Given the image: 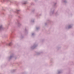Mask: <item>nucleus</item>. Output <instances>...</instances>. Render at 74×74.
<instances>
[{"label":"nucleus","instance_id":"f257e3e1","mask_svg":"<svg viewBox=\"0 0 74 74\" xmlns=\"http://www.w3.org/2000/svg\"><path fill=\"white\" fill-rule=\"evenodd\" d=\"M17 23H16L18 27H19V26H21V24H20V23H19V20H17Z\"/></svg>","mask_w":74,"mask_h":74},{"label":"nucleus","instance_id":"f03ea898","mask_svg":"<svg viewBox=\"0 0 74 74\" xmlns=\"http://www.w3.org/2000/svg\"><path fill=\"white\" fill-rule=\"evenodd\" d=\"M37 46V45H36V44H34V46L31 47V48L32 49H34L35 48H36Z\"/></svg>","mask_w":74,"mask_h":74},{"label":"nucleus","instance_id":"7ed1b4c3","mask_svg":"<svg viewBox=\"0 0 74 74\" xmlns=\"http://www.w3.org/2000/svg\"><path fill=\"white\" fill-rule=\"evenodd\" d=\"M4 29V27H3V25H0V32L3 30Z\"/></svg>","mask_w":74,"mask_h":74},{"label":"nucleus","instance_id":"20e7f679","mask_svg":"<svg viewBox=\"0 0 74 74\" xmlns=\"http://www.w3.org/2000/svg\"><path fill=\"white\" fill-rule=\"evenodd\" d=\"M27 3V1H22V4H26Z\"/></svg>","mask_w":74,"mask_h":74},{"label":"nucleus","instance_id":"39448f33","mask_svg":"<svg viewBox=\"0 0 74 74\" xmlns=\"http://www.w3.org/2000/svg\"><path fill=\"white\" fill-rule=\"evenodd\" d=\"M14 54L11 55L10 57L9 58V60H11V59H12V58H14Z\"/></svg>","mask_w":74,"mask_h":74},{"label":"nucleus","instance_id":"423d86ee","mask_svg":"<svg viewBox=\"0 0 74 74\" xmlns=\"http://www.w3.org/2000/svg\"><path fill=\"white\" fill-rule=\"evenodd\" d=\"M12 45V42H11L9 43H7L6 44V45H7L8 46H11Z\"/></svg>","mask_w":74,"mask_h":74},{"label":"nucleus","instance_id":"0eeeda50","mask_svg":"<svg viewBox=\"0 0 74 74\" xmlns=\"http://www.w3.org/2000/svg\"><path fill=\"white\" fill-rule=\"evenodd\" d=\"M10 0H1V1L2 3H3V2H4V1H8Z\"/></svg>","mask_w":74,"mask_h":74},{"label":"nucleus","instance_id":"6e6552de","mask_svg":"<svg viewBox=\"0 0 74 74\" xmlns=\"http://www.w3.org/2000/svg\"><path fill=\"white\" fill-rule=\"evenodd\" d=\"M72 28V25H69L68 27V29H71Z\"/></svg>","mask_w":74,"mask_h":74},{"label":"nucleus","instance_id":"1a4fd4ad","mask_svg":"<svg viewBox=\"0 0 74 74\" xmlns=\"http://www.w3.org/2000/svg\"><path fill=\"white\" fill-rule=\"evenodd\" d=\"M20 11V10H17L16 12V13L17 14H19V12Z\"/></svg>","mask_w":74,"mask_h":74},{"label":"nucleus","instance_id":"9d476101","mask_svg":"<svg viewBox=\"0 0 74 74\" xmlns=\"http://www.w3.org/2000/svg\"><path fill=\"white\" fill-rule=\"evenodd\" d=\"M56 3H54L53 5V6L55 7H56Z\"/></svg>","mask_w":74,"mask_h":74},{"label":"nucleus","instance_id":"9b49d317","mask_svg":"<svg viewBox=\"0 0 74 74\" xmlns=\"http://www.w3.org/2000/svg\"><path fill=\"white\" fill-rule=\"evenodd\" d=\"M25 33H27V29H26V28L25 29Z\"/></svg>","mask_w":74,"mask_h":74},{"label":"nucleus","instance_id":"f8f14e48","mask_svg":"<svg viewBox=\"0 0 74 74\" xmlns=\"http://www.w3.org/2000/svg\"><path fill=\"white\" fill-rule=\"evenodd\" d=\"M62 73V71H59L58 72V74H60Z\"/></svg>","mask_w":74,"mask_h":74},{"label":"nucleus","instance_id":"ddd939ff","mask_svg":"<svg viewBox=\"0 0 74 74\" xmlns=\"http://www.w3.org/2000/svg\"><path fill=\"white\" fill-rule=\"evenodd\" d=\"M40 27H36V30H38L39 29H40Z\"/></svg>","mask_w":74,"mask_h":74},{"label":"nucleus","instance_id":"4468645a","mask_svg":"<svg viewBox=\"0 0 74 74\" xmlns=\"http://www.w3.org/2000/svg\"><path fill=\"white\" fill-rule=\"evenodd\" d=\"M34 20H31V22H32V23H34Z\"/></svg>","mask_w":74,"mask_h":74},{"label":"nucleus","instance_id":"2eb2a0df","mask_svg":"<svg viewBox=\"0 0 74 74\" xmlns=\"http://www.w3.org/2000/svg\"><path fill=\"white\" fill-rule=\"evenodd\" d=\"M63 1H64V3H67V1L66 0Z\"/></svg>","mask_w":74,"mask_h":74},{"label":"nucleus","instance_id":"dca6fc26","mask_svg":"<svg viewBox=\"0 0 74 74\" xmlns=\"http://www.w3.org/2000/svg\"><path fill=\"white\" fill-rule=\"evenodd\" d=\"M15 70H13V71H12V73H14V72H15Z\"/></svg>","mask_w":74,"mask_h":74},{"label":"nucleus","instance_id":"f3484780","mask_svg":"<svg viewBox=\"0 0 74 74\" xmlns=\"http://www.w3.org/2000/svg\"><path fill=\"white\" fill-rule=\"evenodd\" d=\"M9 25H10V23H9L8 25L7 26V27H8V26H9Z\"/></svg>","mask_w":74,"mask_h":74},{"label":"nucleus","instance_id":"a211bd4d","mask_svg":"<svg viewBox=\"0 0 74 74\" xmlns=\"http://www.w3.org/2000/svg\"><path fill=\"white\" fill-rule=\"evenodd\" d=\"M40 53H37V55H40Z\"/></svg>","mask_w":74,"mask_h":74},{"label":"nucleus","instance_id":"6ab92c4d","mask_svg":"<svg viewBox=\"0 0 74 74\" xmlns=\"http://www.w3.org/2000/svg\"><path fill=\"white\" fill-rule=\"evenodd\" d=\"M34 33H33L32 34V36H34Z\"/></svg>","mask_w":74,"mask_h":74},{"label":"nucleus","instance_id":"aec40b11","mask_svg":"<svg viewBox=\"0 0 74 74\" xmlns=\"http://www.w3.org/2000/svg\"><path fill=\"white\" fill-rule=\"evenodd\" d=\"M53 12H54V11H53V12H52V14H53Z\"/></svg>","mask_w":74,"mask_h":74},{"label":"nucleus","instance_id":"412c9836","mask_svg":"<svg viewBox=\"0 0 74 74\" xmlns=\"http://www.w3.org/2000/svg\"><path fill=\"white\" fill-rule=\"evenodd\" d=\"M10 3H12V1H10Z\"/></svg>","mask_w":74,"mask_h":74},{"label":"nucleus","instance_id":"4be33fe9","mask_svg":"<svg viewBox=\"0 0 74 74\" xmlns=\"http://www.w3.org/2000/svg\"><path fill=\"white\" fill-rule=\"evenodd\" d=\"M47 25V23H45V25Z\"/></svg>","mask_w":74,"mask_h":74},{"label":"nucleus","instance_id":"5701e85b","mask_svg":"<svg viewBox=\"0 0 74 74\" xmlns=\"http://www.w3.org/2000/svg\"><path fill=\"white\" fill-rule=\"evenodd\" d=\"M21 38H23V37H21Z\"/></svg>","mask_w":74,"mask_h":74},{"label":"nucleus","instance_id":"b1692460","mask_svg":"<svg viewBox=\"0 0 74 74\" xmlns=\"http://www.w3.org/2000/svg\"><path fill=\"white\" fill-rule=\"evenodd\" d=\"M32 12H34V11H32Z\"/></svg>","mask_w":74,"mask_h":74},{"label":"nucleus","instance_id":"393cba45","mask_svg":"<svg viewBox=\"0 0 74 74\" xmlns=\"http://www.w3.org/2000/svg\"><path fill=\"white\" fill-rule=\"evenodd\" d=\"M19 18H20V16H19Z\"/></svg>","mask_w":74,"mask_h":74},{"label":"nucleus","instance_id":"a878e982","mask_svg":"<svg viewBox=\"0 0 74 74\" xmlns=\"http://www.w3.org/2000/svg\"><path fill=\"white\" fill-rule=\"evenodd\" d=\"M35 0V1H36V0Z\"/></svg>","mask_w":74,"mask_h":74}]
</instances>
